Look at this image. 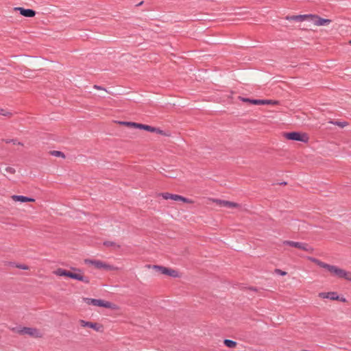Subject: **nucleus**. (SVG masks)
Returning a JSON list of instances; mask_svg holds the SVG:
<instances>
[{"label": "nucleus", "mask_w": 351, "mask_h": 351, "mask_svg": "<svg viewBox=\"0 0 351 351\" xmlns=\"http://www.w3.org/2000/svg\"><path fill=\"white\" fill-rule=\"evenodd\" d=\"M12 330L19 335H28L34 338H40L43 337V332L35 328L18 326L13 328Z\"/></svg>", "instance_id": "1"}, {"label": "nucleus", "mask_w": 351, "mask_h": 351, "mask_svg": "<svg viewBox=\"0 0 351 351\" xmlns=\"http://www.w3.org/2000/svg\"><path fill=\"white\" fill-rule=\"evenodd\" d=\"M120 123L122 125H124L134 128L143 129V130H147L149 132H158V133L162 132V131L158 128H156L147 125L141 124V123H134V122H127V121L120 122Z\"/></svg>", "instance_id": "2"}, {"label": "nucleus", "mask_w": 351, "mask_h": 351, "mask_svg": "<svg viewBox=\"0 0 351 351\" xmlns=\"http://www.w3.org/2000/svg\"><path fill=\"white\" fill-rule=\"evenodd\" d=\"M86 301L87 304L95 306H101L111 309H114L116 308L114 304L100 299L86 298Z\"/></svg>", "instance_id": "3"}, {"label": "nucleus", "mask_w": 351, "mask_h": 351, "mask_svg": "<svg viewBox=\"0 0 351 351\" xmlns=\"http://www.w3.org/2000/svg\"><path fill=\"white\" fill-rule=\"evenodd\" d=\"M330 273L335 277L351 281V272L347 271L337 266L332 265Z\"/></svg>", "instance_id": "4"}, {"label": "nucleus", "mask_w": 351, "mask_h": 351, "mask_svg": "<svg viewBox=\"0 0 351 351\" xmlns=\"http://www.w3.org/2000/svg\"><path fill=\"white\" fill-rule=\"evenodd\" d=\"M285 136L287 139L297 141L306 143L308 140V137L305 134H301L298 132H293L285 134Z\"/></svg>", "instance_id": "5"}, {"label": "nucleus", "mask_w": 351, "mask_h": 351, "mask_svg": "<svg viewBox=\"0 0 351 351\" xmlns=\"http://www.w3.org/2000/svg\"><path fill=\"white\" fill-rule=\"evenodd\" d=\"M283 244L289 245V246H291L293 247L299 248V249H301V250L308 252H312L313 251V247L305 243L295 242V241H283Z\"/></svg>", "instance_id": "6"}, {"label": "nucleus", "mask_w": 351, "mask_h": 351, "mask_svg": "<svg viewBox=\"0 0 351 351\" xmlns=\"http://www.w3.org/2000/svg\"><path fill=\"white\" fill-rule=\"evenodd\" d=\"M84 262L86 264H90L95 266V267L97 269H102L106 270H113L115 269V267H114L113 266L106 264L98 260L86 259Z\"/></svg>", "instance_id": "7"}, {"label": "nucleus", "mask_w": 351, "mask_h": 351, "mask_svg": "<svg viewBox=\"0 0 351 351\" xmlns=\"http://www.w3.org/2000/svg\"><path fill=\"white\" fill-rule=\"evenodd\" d=\"M153 268L156 271L162 274L167 275L174 278L179 276L178 271L172 269L159 265H154Z\"/></svg>", "instance_id": "8"}, {"label": "nucleus", "mask_w": 351, "mask_h": 351, "mask_svg": "<svg viewBox=\"0 0 351 351\" xmlns=\"http://www.w3.org/2000/svg\"><path fill=\"white\" fill-rule=\"evenodd\" d=\"M213 202H215L219 206L226 207L228 208H239L241 207L239 204L235 202H229L226 200L215 199H213Z\"/></svg>", "instance_id": "9"}, {"label": "nucleus", "mask_w": 351, "mask_h": 351, "mask_svg": "<svg viewBox=\"0 0 351 351\" xmlns=\"http://www.w3.org/2000/svg\"><path fill=\"white\" fill-rule=\"evenodd\" d=\"M310 19L313 23V24L317 26L327 25H329L331 22L330 19H322L317 15L313 14H311Z\"/></svg>", "instance_id": "10"}, {"label": "nucleus", "mask_w": 351, "mask_h": 351, "mask_svg": "<svg viewBox=\"0 0 351 351\" xmlns=\"http://www.w3.org/2000/svg\"><path fill=\"white\" fill-rule=\"evenodd\" d=\"M79 322L81 326L84 328H90L95 330V331H100L101 328V326L97 324V323H93L83 319H80Z\"/></svg>", "instance_id": "11"}, {"label": "nucleus", "mask_w": 351, "mask_h": 351, "mask_svg": "<svg viewBox=\"0 0 351 351\" xmlns=\"http://www.w3.org/2000/svg\"><path fill=\"white\" fill-rule=\"evenodd\" d=\"M319 297L324 299H330L331 300H338L339 297L337 292H321L319 293Z\"/></svg>", "instance_id": "12"}, {"label": "nucleus", "mask_w": 351, "mask_h": 351, "mask_svg": "<svg viewBox=\"0 0 351 351\" xmlns=\"http://www.w3.org/2000/svg\"><path fill=\"white\" fill-rule=\"evenodd\" d=\"M15 10H19L20 14L25 17H33L36 14V12L32 9H25L23 8H14Z\"/></svg>", "instance_id": "13"}, {"label": "nucleus", "mask_w": 351, "mask_h": 351, "mask_svg": "<svg viewBox=\"0 0 351 351\" xmlns=\"http://www.w3.org/2000/svg\"><path fill=\"white\" fill-rule=\"evenodd\" d=\"M311 14L293 15L287 16L286 19L288 21H304L310 19Z\"/></svg>", "instance_id": "14"}, {"label": "nucleus", "mask_w": 351, "mask_h": 351, "mask_svg": "<svg viewBox=\"0 0 351 351\" xmlns=\"http://www.w3.org/2000/svg\"><path fill=\"white\" fill-rule=\"evenodd\" d=\"M12 199L15 202H34L35 199L31 197H27L23 195H12Z\"/></svg>", "instance_id": "15"}, {"label": "nucleus", "mask_w": 351, "mask_h": 351, "mask_svg": "<svg viewBox=\"0 0 351 351\" xmlns=\"http://www.w3.org/2000/svg\"><path fill=\"white\" fill-rule=\"evenodd\" d=\"M73 279L77 280L79 281H82L84 283H89L90 280L89 278L86 276H84L80 274H74V278Z\"/></svg>", "instance_id": "16"}, {"label": "nucleus", "mask_w": 351, "mask_h": 351, "mask_svg": "<svg viewBox=\"0 0 351 351\" xmlns=\"http://www.w3.org/2000/svg\"><path fill=\"white\" fill-rule=\"evenodd\" d=\"M223 342H224V344L228 348H234L237 345L236 341H234L230 339H225Z\"/></svg>", "instance_id": "17"}, {"label": "nucleus", "mask_w": 351, "mask_h": 351, "mask_svg": "<svg viewBox=\"0 0 351 351\" xmlns=\"http://www.w3.org/2000/svg\"><path fill=\"white\" fill-rule=\"evenodd\" d=\"M66 271V270H65L64 269L58 268V269L54 271L53 273H54V274L59 276H65Z\"/></svg>", "instance_id": "18"}, {"label": "nucleus", "mask_w": 351, "mask_h": 351, "mask_svg": "<svg viewBox=\"0 0 351 351\" xmlns=\"http://www.w3.org/2000/svg\"><path fill=\"white\" fill-rule=\"evenodd\" d=\"M262 104L261 105H274L278 103L276 101L270 100V99H262Z\"/></svg>", "instance_id": "19"}, {"label": "nucleus", "mask_w": 351, "mask_h": 351, "mask_svg": "<svg viewBox=\"0 0 351 351\" xmlns=\"http://www.w3.org/2000/svg\"><path fill=\"white\" fill-rule=\"evenodd\" d=\"M319 267L326 269L327 271L330 272L332 265L322 262L321 263H319Z\"/></svg>", "instance_id": "20"}, {"label": "nucleus", "mask_w": 351, "mask_h": 351, "mask_svg": "<svg viewBox=\"0 0 351 351\" xmlns=\"http://www.w3.org/2000/svg\"><path fill=\"white\" fill-rule=\"evenodd\" d=\"M51 154L54 156L64 158V153L60 151H52Z\"/></svg>", "instance_id": "21"}, {"label": "nucleus", "mask_w": 351, "mask_h": 351, "mask_svg": "<svg viewBox=\"0 0 351 351\" xmlns=\"http://www.w3.org/2000/svg\"><path fill=\"white\" fill-rule=\"evenodd\" d=\"M5 171H6V173H10V174H14L16 171H15L14 168H13L12 167H8L5 168Z\"/></svg>", "instance_id": "22"}, {"label": "nucleus", "mask_w": 351, "mask_h": 351, "mask_svg": "<svg viewBox=\"0 0 351 351\" xmlns=\"http://www.w3.org/2000/svg\"><path fill=\"white\" fill-rule=\"evenodd\" d=\"M262 99H251L250 104H254V105H261L262 104Z\"/></svg>", "instance_id": "23"}, {"label": "nucleus", "mask_w": 351, "mask_h": 351, "mask_svg": "<svg viewBox=\"0 0 351 351\" xmlns=\"http://www.w3.org/2000/svg\"><path fill=\"white\" fill-rule=\"evenodd\" d=\"M0 114L6 117L10 116L11 114V112L6 110L1 109L0 110Z\"/></svg>", "instance_id": "24"}, {"label": "nucleus", "mask_w": 351, "mask_h": 351, "mask_svg": "<svg viewBox=\"0 0 351 351\" xmlns=\"http://www.w3.org/2000/svg\"><path fill=\"white\" fill-rule=\"evenodd\" d=\"M180 199H181V195L171 194V199H173L174 201H180Z\"/></svg>", "instance_id": "25"}, {"label": "nucleus", "mask_w": 351, "mask_h": 351, "mask_svg": "<svg viewBox=\"0 0 351 351\" xmlns=\"http://www.w3.org/2000/svg\"><path fill=\"white\" fill-rule=\"evenodd\" d=\"M180 201H182L183 202L189 203V204L193 203V201L191 199L186 198V197H182V196H181V199H180Z\"/></svg>", "instance_id": "26"}, {"label": "nucleus", "mask_w": 351, "mask_h": 351, "mask_svg": "<svg viewBox=\"0 0 351 351\" xmlns=\"http://www.w3.org/2000/svg\"><path fill=\"white\" fill-rule=\"evenodd\" d=\"M162 196L165 199H171V194L169 193H164L162 194Z\"/></svg>", "instance_id": "27"}, {"label": "nucleus", "mask_w": 351, "mask_h": 351, "mask_svg": "<svg viewBox=\"0 0 351 351\" xmlns=\"http://www.w3.org/2000/svg\"><path fill=\"white\" fill-rule=\"evenodd\" d=\"M309 259H310L312 262H313V263H316V264H317V265H319V263H322V261H319V260H318V259H317V258H309Z\"/></svg>", "instance_id": "28"}, {"label": "nucleus", "mask_w": 351, "mask_h": 351, "mask_svg": "<svg viewBox=\"0 0 351 351\" xmlns=\"http://www.w3.org/2000/svg\"><path fill=\"white\" fill-rule=\"evenodd\" d=\"M74 274L75 273H73V272H71V271H66V274H65V276H67V277H69L71 278H74Z\"/></svg>", "instance_id": "29"}, {"label": "nucleus", "mask_w": 351, "mask_h": 351, "mask_svg": "<svg viewBox=\"0 0 351 351\" xmlns=\"http://www.w3.org/2000/svg\"><path fill=\"white\" fill-rule=\"evenodd\" d=\"M239 99H240V100H241L243 102H248V103H250V101L252 99L242 97H239Z\"/></svg>", "instance_id": "30"}, {"label": "nucleus", "mask_w": 351, "mask_h": 351, "mask_svg": "<svg viewBox=\"0 0 351 351\" xmlns=\"http://www.w3.org/2000/svg\"><path fill=\"white\" fill-rule=\"evenodd\" d=\"M16 267L18 268H20V269H25V270L28 269V267L27 265H18Z\"/></svg>", "instance_id": "31"}, {"label": "nucleus", "mask_w": 351, "mask_h": 351, "mask_svg": "<svg viewBox=\"0 0 351 351\" xmlns=\"http://www.w3.org/2000/svg\"><path fill=\"white\" fill-rule=\"evenodd\" d=\"M276 272L277 274H279L282 275V276H285V275H286V274H287V273H286L285 271H282V270H280V269H276Z\"/></svg>", "instance_id": "32"}, {"label": "nucleus", "mask_w": 351, "mask_h": 351, "mask_svg": "<svg viewBox=\"0 0 351 351\" xmlns=\"http://www.w3.org/2000/svg\"><path fill=\"white\" fill-rule=\"evenodd\" d=\"M104 245H106V246H113L115 244L113 242H111V241H106V242L104 243Z\"/></svg>", "instance_id": "33"}, {"label": "nucleus", "mask_w": 351, "mask_h": 351, "mask_svg": "<svg viewBox=\"0 0 351 351\" xmlns=\"http://www.w3.org/2000/svg\"><path fill=\"white\" fill-rule=\"evenodd\" d=\"M94 88L97 89V90H104L106 91V90L105 88H102L101 86H97V85H95Z\"/></svg>", "instance_id": "34"}, {"label": "nucleus", "mask_w": 351, "mask_h": 351, "mask_svg": "<svg viewBox=\"0 0 351 351\" xmlns=\"http://www.w3.org/2000/svg\"><path fill=\"white\" fill-rule=\"evenodd\" d=\"M337 125H341V126H343V125H343V123H337Z\"/></svg>", "instance_id": "35"}, {"label": "nucleus", "mask_w": 351, "mask_h": 351, "mask_svg": "<svg viewBox=\"0 0 351 351\" xmlns=\"http://www.w3.org/2000/svg\"><path fill=\"white\" fill-rule=\"evenodd\" d=\"M341 301H342V302H345V301H346V299H345V298H342V299H341Z\"/></svg>", "instance_id": "36"}, {"label": "nucleus", "mask_w": 351, "mask_h": 351, "mask_svg": "<svg viewBox=\"0 0 351 351\" xmlns=\"http://www.w3.org/2000/svg\"><path fill=\"white\" fill-rule=\"evenodd\" d=\"M350 43H351V41H350Z\"/></svg>", "instance_id": "37"}]
</instances>
